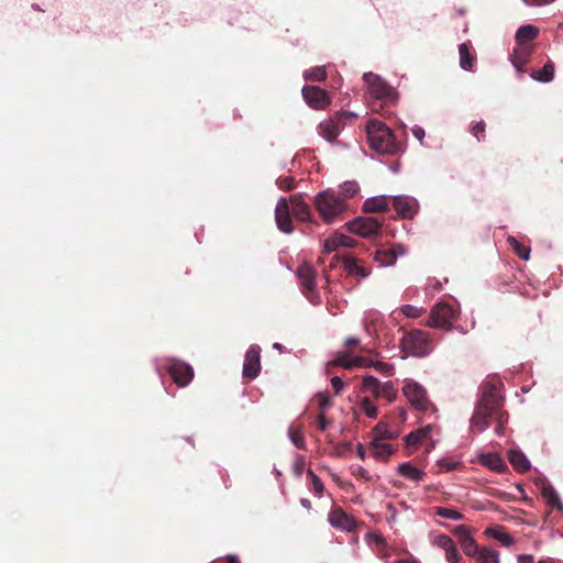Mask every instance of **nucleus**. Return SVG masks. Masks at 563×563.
<instances>
[{"instance_id":"nucleus-4","label":"nucleus","mask_w":563,"mask_h":563,"mask_svg":"<svg viewBox=\"0 0 563 563\" xmlns=\"http://www.w3.org/2000/svg\"><path fill=\"white\" fill-rule=\"evenodd\" d=\"M399 345L405 354L413 357H426L434 347L430 334L420 329L405 332Z\"/></svg>"},{"instance_id":"nucleus-42","label":"nucleus","mask_w":563,"mask_h":563,"mask_svg":"<svg viewBox=\"0 0 563 563\" xmlns=\"http://www.w3.org/2000/svg\"><path fill=\"white\" fill-rule=\"evenodd\" d=\"M361 409L368 418H376L378 415L377 407L373 404L369 397H364L361 400Z\"/></svg>"},{"instance_id":"nucleus-30","label":"nucleus","mask_w":563,"mask_h":563,"mask_svg":"<svg viewBox=\"0 0 563 563\" xmlns=\"http://www.w3.org/2000/svg\"><path fill=\"white\" fill-rule=\"evenodd\" d=\"M459 54H460V66L464 70H473V66L475 64V56L471 54L470 52V45L467 43H462L459 46Z\"/></svg>"},{"instance_id":"nucleus-24","label":"nucleus","mask_w":563,"mask_h":563,"mask_svg":"<svg viewBox=\"0 0 563 563\" xmlns=\"http://www.w3.org/2000/svg\"><path fill=\"white\" fill-rule=\"evenodd\" d=\"M342 264H343L344 269L350 275H356L362 278H365L369 274V272L365 267L360 265L358 261L355 257L344 256L342 258Z\"/></svg>"},{"instance_id":"nucleus-40","label":"nucleus","mask_w":563,"mask_h":563,"mask_svg":"<svg viewBox=\"0 0 563 563\" xmlns=\"http://www.w3.org/2000/svg\"><path fill=\"white\" fill-rule=\"evenodd\" d=\"M508 243L516 252V254L523 261L529 260L530 249L522 245L519 241H517L514 236L508 238Z\"/></svg>"},{"instance_id":"nucleus-11","label":"nucleus","mask_w":563,"mask_h":563,"mask_svg":"<svg viewBox=\"0 0 563 563\" xmlns=\"http://www.w3.org/2000/svg\"><path fill=\"white\" fill-rule=\"evenodd\" d=\"M301 92L305 101L312 109L323 110L331 103L328 91L318 86H305Z\"/></svg>"},{"instance_id":"nucleus-50","label":"nucleus","mask_w":563,"mask_h":563,"mask_svg":"<svg viewBox=\"0 0 563 563\" xmlns=\"http://www.w3.org/2000/svg\"><path fill=\"white\" fill-rule=\"evenodd\" d=\"M401 312L408 318H418L423 310L411 305H405L401 307Z\"/></svg>"},{"instance_id":"nucleus-8","label":"nucleus","mask_w":563,"mask_h":563,"mask_svg":"<svg viewBox=\"0 0 563 563\" xmlns=\"http://www.w3.org/2000/svg\"><path fill=\"white\" fill-rule=\"evenodd\" d=\"M363 79L367 86L369 96L379 101H391L395 97V91L382 77L373 73H365Z\"/></svg>"},{"instance_id":"nucleus-14","label":"nucleus","mask_w":563,"mask_h":563,"mask_svg":"<svg viewBox=\"0 0 563 563\" xmlns=\"http://www.w3.org/2000/svg\"><path fill=\"white\" fill-rule=\"evenodd\" d=\"M329 523L343 531L351 532L356 528V520L353 516L347 515L341 507L333 506L328 515Z\"/></svg>"},{"instance_id":"nucleus-34","label":"nucleus","mask_w":563,"mask_h":563,"mask_svg":"<svg viewBox=\"0 0 563 563\" xmlns=\"http://www.w3.org/2000/svg\"><path fill=\"white\" fill-rule=\"evenodd\" d=\"M360 191V186L354 180L344 181L336 195H339L341 198H344V201L347 199H351L355 197Z\"/></svg>"},{"instance_id":"nucleus-16","label":"nucleus","mask_w":563,"mask_h":563,"mask_svg":"<svg viewBox=\"0 0 563 563\" xmlns=\"http://www.w3.org/2000/svg\"><path fill=\"white\" fill-rule=\"evenodd\" d=\"M393 207L399 217L404 219H412L417 212V201L409 197H396Z\"/></svg>"},{"instance_id":"nucleus-26","label":"nucleus","mask_w":563,"mask_h":563,"mask_svg":"<svg viewBox=\"0 0 563 563\" xmlns=\"http://www.w3.org/2000/svg\"><path fill=\"white\" fill-rule=\"evenodd\" d=\"M554 71H555L554 63L552 60H548L544 64V66L542 67V69L532 70L530 76H531V78H533L537 81L550 82L554 78Z\"/></svg>"},{"instance_id":"nucleus-64","label":"nucleus","mask_w":563,"mask_h":563,"mask_svg":"<svg viewBox=\"0 0 563 563\" xmlns=\"http://www.w3.org/2000/svg\"><path fill=\"white\" fill-rule=\"evenodd\" d=\"M357 454L362 460L365 457V450L362 444L357 445Z\"/></svg>"},{"instance_id":"nucleus-13","label":"nucleus","mask_w":563,"mask_h":563,"mask_svg":"<svg viewBox=\"0 0 563 563\" xmlns=\"http://www.w3.org/2000/svg\"><path fill=\"white\" fill-rule=\"evenodd\" d=\"M261 372V347L258 345H251L245 353L243 364V377L254 379Z\"/></svg>"},{"instance_id":"nucleus-25","label":"nucleus","mask_w":563,"mask_h":563,"mask_svg":"<svg viewBox=\"0 0 563 563\" xmlns=\"http://www.w3.org/2000/svg\"><path fill=\"white\" fill-rule=\"evenodd\" d=\"M482 464L497 473H504L508 468L505 461L497 453H488L484 455L482 457Z\"/></svg>"},{"instance_id":"nucleus-7","label":"nucleus","mask_w":563,"mask_h":563,"mask_svg":"<svg viewBox=\"0 0 563 563\" xmlns=\"http://www.w3.org/2000/svg\"><path fill=\"white\" fill-rule=\"evenodd\" d=\"M362 391L368 394L375 399L384 398L387 402H393L397 398V389L393 382L380 383L374 376L366 375L363 377Z\"/></svg>"},{"instance_id":"nucleus-56","label":"nucleus","mask_w":563,"mask_h":563,"mask_svg":"<svg viewBox=\"0 0 563 563\" xmlns=\"http://www.w3.org/2000/svg\"><path fill=\"white\" fill-rule=\"evenodd\" d=\"M331 385L335 394H339L343 388V380L339 376H334L331 378Z\"/></svg>"},{"instance_id":"nucleus-63","label":"nucleus","mask_w":563,"mask_h":563,"mask_svg":"<svg viewBox=\"0 0 563 563\" xmlns=\"http://www.w3.org/2000/svg\"><path fill=\"white\" fill-rule=\"evenodd\" d=\"M398 413H399V418H400V421H405L407 419V411L405 408H398Z\"/></svg>"},{"instance_id":"nucleus-53","label":"nucleus","mask_w":563,"mask_h":563,"mask_svg":"<svg viewBox=\"0 0 563 563\" xmlns=\"http://www.w3.org/2000/svg\"><path fill=\"white\" fill-rule=\"evenodd\" d=\"M506 413L500 411L498 416H496L495 420L497 421V426L495 428V432L497 434H503L504 433V426L506 423Z\"/></svg>"},{"instance_id":"nucleus-27","label":"nucleus","mask_w":563,"mask_h":563,"mask_svg":"<svg viewBox=\"0 0 563 563\" xmlns=\"http://www.w3.org/2000/svg\"><path fill=\"white\" fill-rule=\"evenodd\" d=\"M398 473L407 479L420 482L424 477V472L413 466L411 463H402L398 466Z\"/></svg>"},{"instance_id":"nucleus-45","label":"nucleus","mask_w":563,"mask_h":563,"mask_svg":"<svg viewBox=\"0 0 563 563\" xmlns=\"http://www.w3.org/2000/svg\"><path fill=\"white\" fill-rule=\"evenodd\" d=\"M373 367L378 373L385 376H391L394 374V365L382 361H374Z\"/></svg>"},{"instance_id":"nucleus-23","label":"nucleus","mask_w":563,"mask_h":563,"mask_svg":"<svg viewBox=\"0 0 563 563\" xmlns=\"http://www.w3.org/2000/svg\"><path fill=\"white\" fill-rule=\"evenodd\" d=\"M539 34V30L533 25L520 26L516 32V44L517 45H531L530 42L534 40Z\"/></svg>"},{"instance_id":"nucleus-5","label":"nucleus","mask_w":563,"mask_h":563,"mask_svg":"<svg viewBox=\"0 0 563 563\" xmlns=\"http://www.w3.org/2000/svg\"><path fill=\"white\" fill-rule=\"evenodd\" d=\"M402 394L410 405L418 411H434L435 408L429 400L426 388L412 379H406L402 386Z\"/></svg>"},{"instance_id":"nucleus-55","label":"nucleus","mask_w":563,"mask_h":563,"mask_svg":"<svg viewBox=\"0 0 563 563\" xmlns=\"http://www.w3.org/2000/svg\"><path fill=\"white\" fill-rule=\"evenodd\" d=\"M354 475L357 477V478H362L364 479L365 482H371L372 481V477L371 475L368 474V472L362 467V466H358L356 468V471L354 472Z\"/></svg>"},{"instance_id":"nucleus-52","label":"nucleus","mask_w":563,"mask_h":563,"mask_svg":"<svg viewBox=\"0 0 563 563\" xmlns=\"http://www.w3.org/2000/svg\"><path fill=\"white\" fill-rule=\"evenodd\" d=\"M374 361L365 356L354 357V367H373Z\"/></svg>"},{"instance_id":"nucleus-60","label":"nucleus","mask_w":563,"mask_h":563,"mask_svg":"<svg viewBox=\"0 0 563 563\" xmlns=\"http://www.w3.org/2000/svg\"><path fill=\"white\" fill-rule=\"evenodd\" d=\"M358 344H360V340H358V339H356V338H349V339H346V341H345V345H346L347 347H350V349H351V347H354V346H357Z\"/></svg>"},{"instance_id":"nucleus-1","label":"nucleus","mask_w":563,"mask_h":563,"mask_svg":"<svg viewBox=\"0 0 563 563\" xmlns=\"http://www.w3.org/2000/svg\"><path fill=\"white\" fill-rule=\"evenodd\" d=\"M367 140L378 154L396 155L402 151L391 130L379 120H369L366 125Z\"/></svg>"},{"instance_id":"nucleus-18","label":"nucleus","mask_w":563,"mask_h":563,"mask_svg":"<svg viewBox=\"0 0 563 563\" xmlns=\"http://www.w3.org/2000/svg\"><path fill=\"white\" fill-rule=\"evenodd\" d=\"M454 532L460 538L463 552L468 556H476L481 548H478L475 540L470 536L467 529L464 526H460Z\"/></svg>"},{"instance_id":"nucleus-36","label":"nucleus","mask_w":563,"mask_h":563,"mask_svg":"<svg viewBox=\"0 0 563 563\" xmlns=\"http://www.w3.org/2000/svg\"><path fill=\"white\" fill-rule=\"evenodd\" d=\"M374 439L380 438L382 441L387 439H395L398 437V432L389 430L388 424L383 421L376 424V427L374 428Z\"/></svg>"},{"instance_id":"nucleus-62","label":"nucleus","mask_w":563,"mask_h":563,"mask_svg":"<svg viewBox=\"0 0 563 563\" xmlns=\"http://www.w3.org/2000/svg\"><path fill=\"white\" fill-rule=\"evenodd\" d=\"M300 504L306 509H311V501L307 498H301Z\"/></svg>"},{"instance_id":"nucleus-6","label":"nucleus","mask_w":563,"mask_h":563,"mask_svg":"<svg viewBox=\"0 0 563 563\" xmlns=\"http://www.w3.org/2000/svg\"><path fill=\"white\" fill-rule=\"evenodd\" d=\"M356 119V114L350 111H339L318 125L319 134L329 142H333L340 134L346 122Z\"/></svg>"},{"instance_id":"nucleus-19","label":"nucleus","mask_w":563,"mask_h":563,"mask_svg":"<svg viewBox=\"0 0 563 563\" xmlns=\"http://www.w3.org/2000/svg\"><path fill=\"white\" fill-rule=\"evenodd\" d=\"M291 210L297 220L306 222L311 221L309 206L303 201L301 195H292L289 198Z\"/></svg>"},{"instance_id":"nucleus-59","label":"nucleus","mask_w":563,"mask_h":563,"mask_svg":"<svg viewBox=\"0 0 563 563\" xmlns=\"http://www.w3.org/2000/svg\"><path fill=\"white\" fill-rule=\"evenodd\" d=\"M412 133L413 135L419 140V141H422V139L424 137V130L420 126H416L413 130H412Z\"/></svg>"},{"instance_id":"nucleus-61","label":"nucleus","mask_w":563,"mask_h":563,"mask_svg":"<svg viewBox=\"0 0 563 563\" xmlns=\"http://www.w3.org/2000/svg\"><path fill=\"white\" fill-rule=\"evenodd\" d=\"M222 563H240V561L236 556L229 555L225 559H222Z\"/></svg>"},{"instance_id":"nucleus-21","label":"nucleus","mask_w":563,"mask_h":563,"mask_svg":"<svg viewBox=\"0 0 563 563\" xmlns=\"http://www.w3.org/2000/svg\"><path fill=\"white\" fill-rule=\"evenodd\" d=\"M297 276H298L300 284L305 290L312 291L314 289L316 273H314V269L310 265H308V264L300 265L297 269Z\"/></svg>"},{"instance_id":"nucleus-20","label":"nucleus","mask_w":563,"mask_h":563,"mask_svg":"<svg viewBox=\"0 0 563 563\" xmlns=\"http://www.w3.org/2000/svg\"><path fill=\"white\" fill-rule=\"evenodd\" d=\"M405 249L401 245H396L390 249H384L376 251L375 260L382 265V266H390L393 265L397 256L399 254H404Z\"/></svg>"},{"instance_id":"nucleus-54","label":"nucleus","mask_w":563,"mask_h":563,"mask_svg":"<svg viewBox=\"0 0 563 563\" xmlns=\"http://www.w3.org/2000/svg\"><path fill=\"white\" fill-rule=\"evenodd\" d=\"M319 407L324 410L331 406V400L325 394H318Z\"/></svg>"},{"instance_id":"nucleus-58","label":"nucleus","mask_w":563,"mask_h":563,"mask_svg":"<svg viewBox=\"0 0 563 563\" xmlns=\"http://www.w3.org/2000/svg\"><path fill=\"white\" fill-rule=\"evenodd\" d=\"M518 563H534V558L531 554H521L518 556Z\"/></svg>"},{"instance_id":"nucleus-37","label":"nucleus","mask_w":563,"mask_h":563,"mask_svg":"<svg viewBox=\"0 0 563 563\" xmlns=\"http://www.w3.org/2000/svg\"><path fill=\"white\" fill-rule=\"evenodd\" d=\"M333 366H340L346 369L354 368V357L350 358L347 354L340 353L333 361L327 364V369L330 371Z\"/></svg>"},{"instance_id":"nucleus-29","label":"nucleus","mask_w":563,"mask_h":563,"mask_svg":"<svg viewBox=\"0 0 563 563\" xmlns=\"http://www.w3.org/2000/svg\"><path fill=\"white\" fill-rule=\"evenodd\" d=\"M372 451L373 455L379 460H386L394 453L391 445L382 441L380 438L372 441Z\"/></svg>"},{"instance_id":"nucleus-9","label":"nucleus","mask_w":563,"mask_h":563,"mask_svg":"<svg viewBox=\"0 0 563 563\" xmlns=\"http://www.w3.org/2000/svg\"><path fill=\"white\" fill-rule=\"evenodd\" d=\"M454 320L455 312L453 308L448 303H438L431 309L426 325L448 331L451 329Z\"/></svg>"},{"instance_id":"nucleus-57","label":"nucleus","mask_w":563,"mask_h":563,"mask_svg":"<svg viewBox=\"0 0 563 563\" xmlns=\"http://www.w3.org/2000/svg\"><path fill=\"white\" fill-rule=\"evenodd\" d=\"M318 429L320 431H325L328 428V421L325 418V415L323 412H320L317 418Z\"/></svg>"},{"instance_id":"nucleus-49","label":"nucleus","mask_w":563,"mask_h":563,"mask_svg":"<svg viewBox=\"0 0 563 563\" xmlns=\"http://www.w3.org/2000/svg\"><path fill=\"white\" fill-rule=\"evenodd\" d=\"M335 239L339 241V246L354 247L356 245V241L353 238L342 233L336 232Z\"/></svg>"},{"instance_id":"nucleus-31","label":"nucleus","mask_w":563,"mask_h":563,"mask_svg":"<svg viewBox=\"0 0 563 563\" xmlns=\"http://www.w3.org/2000/svg\"><path fill=\"white\" fill-rule=\"evenodd\" d=\"M485 533L505 547H510L514 543V538L503 527L487 528Z\"/></svg>"},{"instance_id":"nucleus-51","label":"nucleus","mask_w":563,"mask_h":563,"mask_svg":"<svg viewBox=\"0 0 563 563\" xmlns=\"http://www.w3.org/2000/svg\"><path fill=\"white\" fill-rule=\"evenodd\" d=\"M445 551V558L450 563H457L460 560V553L455 547V544H451L450 548H448Z\"/></svg>"},{"instance_id":"nucleus-39","label":"nucleus","mask_w":563,"mask_h":563,"mask_svg":"<svg viewBox=\"0 0 563 563\" xmlns=\"http://www.w3.org/2000/svg\"><path fill=\"white\" fill-rule=\"evenodd\" d=\"M303 78L310 81H324L327 79V71L323 66H317L306 70Z\"/></svg>"},{"instance_id":"nucleus-47","label":"nucleus","mask_w":563,"mask_h":563,"mask_svg":"<svg viewBox=\"0 0 563 563\" xmlns=\"http://www.w3.org/2000/svg\"><path fill=\"white\" fill-rule=\"evenodd\" d=\"M485 130H486L485 122L478 121L472 126L471 133L477 139V141H481L482 139L485 137Z\"/></svg>"},{"instance_id":"nucleus-3","label":"nucleus","mask_w":563,"mask_h":563,"mask_svg":"<svg viewBox=\"0 0 563 563\" xmlns=\"http://www.w3.org/2000/svg\"><path fill=\"white\" fill-rule=\"evenodd\" d=\"M314 207L325 223H332L342 219L349 208V203L336 195L333 189L319 192L313 200Z\"/></svg>"},{"instance_id":"nucleus-48","label":"nucleus","mask_w":563,"mask_h":563,"mask_svg":"<svg viewBox=\"0 0 563 563\" xmlns=\"http://www.w3.org/2000/svg\"><path fill=\"white\" fill-rule=\"evenodd\" d=\"M453 543H454L453 540L446 534H439L433 540V544L438 545L439 548H441L443 550H446Z\"/></svg>"},{"instance_id":"nucleus-38","label":"nucleus","mask_w":563,"mask_h":563,"mask_svg":"<svg viewBox=\"0 0 563 563\" xmlns=\"http://www.w3.org/2000/svg\"><path fill=\"white\" fill-rule=\"evenodd\" d=\"M290 441L300 450H306V442L300 427L290 426L288 429Z\"/></svg>"},{"instance_id":"nucleus-22","label":"nucleus","mask_w":563,"mask_h":563,"mask_svg":"<svg viewBox=\"0 0 563 563\" xmlns=\"http://www.w3.org/2000/svg\"><path fill=\"white\" fill-rule=\"evenodd\" d=\"M508 459L512 467L519 473H526L530 470V462L527 456L518 450H510Z\"/></svg>"},{"instance_id":"nucleus-10","label":"nucleus","mask_w":563,"mask_h":563,"mask_svg":"<svg viewBox=\"0 0 563 563\" xmlns=\"http://www.w3.org/2000/svg\"><path fill=\"white\" fill-rule=\"evenodd\" d=\"M347 230L363 238L377 235L382 228V222L374 217H358L345 223Z\"/></svg>"},{"instance_id":"nucleus-46","label":"nucleus","mask_w":563,"mask_h":563,"mask_svg":"<svg viewBox=\"0 0 563 563\" xmlns=\"http://www.w3.org/2000/svg\"><path fill=\"white\" fill-rule=\"evenodd\" d=\"M307 475L311 478L314 493L321 495L324 490V485L321 479L311 470L307 472Z\"/></svg>"},{"instance_id":"nucleus-44","label":"nucleus","mask_w":563,"mask_h":563,"mask_svg":"<svg viewBox=\"0 0 563 563\" xmlns=\"http://www.w3.org/2000/svg\"><path fill=\"white\" fill-rule=\"evenodd\" d=\"M276 185L279 189L290 191L296 187V180L291 176L279 177L276 179Z\"/></svg>"},{"instance_id":"nucleus-43","label":"nucleus","mask_w":563,"mask_h":563,"mask_svg":"<svg viewBox=\"0 0 563 563\" xmlns=\"http://www.w3.org/2000/svg\"><path fill=\"white\" fill-rule=\"evenodd\" d=\"M338 240L335 239V233L328 240L324 241L322 256L319 257V262L322 263L324 260V255H329L330 253L334 252L338 247Z\"/></svg>"},{"instance_id":"nucleus-12","label":"nucleus","mask_w":563,"mask_h":563,"mask_svg":"<svg viewBox=\"0 0 563 563\" xmlns=\"http://www.w3.org/2000/svg\"><path fill=\"white\" fill-rule=\"evenodd\" d=\"M167 372L175 384L180 387L187 386L194 378V368L186 362L170 360L167 365Z\"/></svg>"},{"instance_id":"nucleus-33","label":"nucleus","mask_w":563,"mask_h":563,"mask_svg":"<svg viewBox=\"0 0 563 563\" xmlns=\"http://www.w3.org/2000/svg\"><path fill=\"white\" fill-rule=\"evenodd\" d=\"M431 429H432L431 426H427L424 428H421L419 430L410 432L405 438L406 445L413 446V448L417 446L428 437Z\"/></svg>"},{"instance_id":"nucleus-15","label":"nucleus","mask_w":563,"mask_h":563,"mask_svg":"<svg viewBox=\"0 0 563 563\" xmlns=\"http://www.w3.org/2000/svg\"><path fill=\"white\" fill-rule=\"evenodd\" d=\"M275 220L282 232L289 234L294 231L288 200L284 197L277 201L275 208Z\"/></svg>"},{"instance_id":"nucleus-35","label":"nucleus","mask_w":563,"mask_h":563,"mask_svg":"<svg viewBox=\"0 0 563 563\" xmlns=\"http://www.w3.org/2000/svg\"><path fill=\"white\" fill-rule=\"evenodd\" d=\"M498 552L489 548H481L476 554L478 563H499Z\"/></svg>"},{"instance_id":"nucleus-28","label":"nucleus","mask_w":563,"mask_h":563,"mask_svg":"<svg viewBox=\"0 0 563 563\" xmlns=\"http://www.w3.org/2000/svg\"><path fill=\"white\" fill-rule=\"evenodd\" d=\"M388 209L387 198L384 196L374 197L366 199L363 203V210L365 212H383Z\"/></svg>"},{"instance_id":"nucleus-2","label":"nucleus","mask_w":563,"mask_h":563,"mask_svg":"<svg viewBox=\"0 0 563 563\" xmlns=\"http://www.w3.org/2000/svg\"><path fill=\"white\" fill-rule=\"evenodd\" d=\"M501 400L497 397L493 388L484 390L471 418V428L477 432L487 429L490 419H495L501 411Z\"/></svg>"},{"instance_id":"nucleus-17","label":"nucleus","mask_w":563,"mask_h":563,"mask_svg":"<svg viewBox=\"0 0 563 563\" xmlns=\"http://www.w3.org/2000/svg\"><path fill=\"white\" fill-rule=\"evenodd\" d=\"M533 52L532 45H517L511 54V63L519 73H525V66L528 64Z\"/></svg>"},{"instance_id":"nucleus-41","label":"nucleus","mask_w":563,"mask_h":563,"mask_svg":"<svg viewBox=\"0 0 563 563\" xmlns=\"http://www.w3.org/2000/svg\"><path fill=\"white\" fill-rule=\"evenodd\" d=\"M435 514L442 518H446L450 520L459 521L463 519V515L453 508L438 507L435 509Z\"/></svg>"},{"instance_id":"nucleus-32","label":"nucleus","mask_w":563,"mask_h":563,"mask_svg":"<svg viewBox=\"0 0 563 563\" xmlns=\"http://www.w3.org/2000/svg\"><path fill=\"white\" fill-rule=\"evenodd\" d=\"M541 495L551 507H556L563 510V505L559 498L558 493L550 484H543L541 487Z\"/></svg>"}]
</instances>
